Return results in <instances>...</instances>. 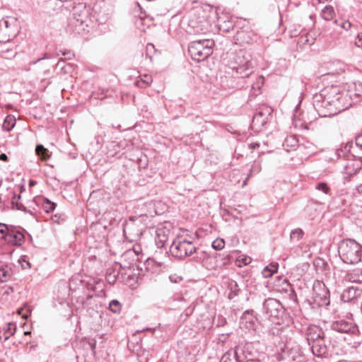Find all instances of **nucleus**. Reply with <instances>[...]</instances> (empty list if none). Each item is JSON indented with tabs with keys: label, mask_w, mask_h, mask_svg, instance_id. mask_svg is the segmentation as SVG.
Returning a JSON list of instances; mask_svg holds the SVG:
<instances>
[{
	"label": "nucleus",
	"mask_w": 362,
	"mask_h": 362,
	"mask_svg": "<svg viewBox=\"0 0 362 362\" xmlns=\"http://www.w3.org/2000/svg\"><path fill=\"white\" fill-rule=\"evenodd\" d=\"M346 96V95L341 93L337 87L325 88L313 95L314 108L320 117L334 116L347 108V106L343 104Z\"/></svg>",
	"instance_id": "obj_1"
},
{
	"label": "nucleus",
	"mask_w": 362,
	"mask_h": 362,
	"mask_svg": "<svg viewBox=\"0 0 362 362\" xmlns=\"http://www.w3.org/2000/svg\"><path fill=\"white\" fill-rule=\"evenodd\" d=\"M17 34L16 21L13 19L0 20V44L6 46V49H1V52L6 59L12 58L16 55L15 45L12 42V40L16 37Z\"/></svg>",
	"instance_id": "obj_2"
},
{
	"label": "nucleus",
	"mask_w": 362,
	"mask_h": 362,
	"mask_svg": "<svg viewBox=\"0 0 362 362\" xmlns=\"http://www.w3.org/2000/svg\"><path fill=\"white\" fill-rule=\"evenodd\" d=\"M338 252L344 263L355 264L361 261L362 245L354 239L343 240L339 244Z\"/></svg>",
	"instance_id": "obj_3"
},
{
	"label": "nucleus",
	"mask_w": 362,
	"mask_h": 362,
	"mask_svg": "<svg viewBox=\"0 0 362 362\" xmlns=\"http://www.w3.org/2000/svg\"><path fill=\"white\" fill-rule=\"evenodd\" d=\"M214 45V40L202 38L191 42L188 47V52L192 59L202 62L212 54Z\"/></svg>",
	"instance_id": "obj_4"
},
{
	"label": "nucleus",
	"mask_w": 362,
	"mask_h": 362,
	"mask_svg": "<svg viewBox=\"0 0 362 362\" xmlns=\"http://www.w3.org/2000/svg\"><path fill=\"white\" fill-rule=\"evenodd\" d=\"M233 70H235L242 78L248 77L253 69L252 56L251 52L247 49L238 51L231 62Z\"/></svg>",
	"instance_id": "obj_5"
},
{
	"label": "nucleus",
	"mask_w": 362,
	"mask_h": 362,
	"mask_svg": "<svg viewBox=\"0 0 362 362\" xmlns=\"http://www.w3.org/2000/svg\"><path fill=\"white\" fill-rule=\"evenodd\" d=\"M197 247L192 240H187L183 237H177L173 239L170 245V252L174 257L184 259L196 252Z\"/></svg>",
	"instance_id": "obj_6"
},
{
	"label": "nucleus",
	"mask_w": 362,
	"mask_h": 362,
	"mask_svg": "<svg viewBox=\"0 0 362 362\" xmlns=\"http://www.w3.org/2000/svg\"><path fill=\"white\" fill-rule=\"evenodd\" d=\"M330 327L332 330L348 334L354 343L359 344L361 337L358 326L352 320L339 317L332 322Z\"/></svg>",
	"instance_id": "obj_7"
},
{
	"label": "nucleus",
	"mask_w": 362,
	"mask_h": 362,
	"mask_svg": "<svg viewBox=\"0 0 362 362\" xmlns=\"http://www.w3.org/2000/svg\"><path fill=\"white\" fill-rule=\"evenodd\" d=\"M144 223L141 216H130L123 225V233L126 240L136 241L143 233Z\"/></svg>",
	"instance_id": "obj_8"
},
{
	"label": "nucleus",
	"mask_w": 362,
	"mask_h": 362,
	"mask_svg": "<svg viewBox=\"0 0 362 362\" xmlns=\"http://www.w3.org/2000/svg\"><path fill=\"white\" fill-rule=\"evenodd\" d=\"M263 310L269 317L279 318L284 315L285 309L279 300L269 298L263 303Z\"/></svg>",
	"instance_id": "obj_9"
},
{
	"label": "nucleus",
	"mask_w": 362,
	"mask_h": 362,
	"mask_svg": "<svg viewBox=\"0 0 362 362\" xmlns=\"http://www.w3.org/2000/svg\"><path fill=\"white\" fill-rule=\"evenodd\" d=\"M315 300L320 305H329V291L324 283L317 281L313 284Z\"/></svg>",
	"instance_id": "obj_10"
},
{
	"label": "nucleus",
	"mask_w": 362,
	"mask_h": 362,
	"mask_svg": "<svg viewBox=\"0 0 362 362\" xmlns=\"http://www.w3.org/2000/svg\"><path fill=\"white\" fill-rule=\"evenodd\" d=\"M272 110L271 107H264L259 110L254 116L252 121V128L259 131L268 122V118L271 115Z\"/></svg>",
	"instance_id": "obj_11"
},
{
	"label": "nucleus",
	"mask_w": 362,
	"mask_h": 362,
	"mask_svg": "<svg viewBox=\"0 0 362 362\" xmlns=\"http://www.w3.org/2000/svg\"><path fill=\"white\" fill-rule=\"evenodd\" d=\"M245 358H247V356L245 355V348L236 346L225 353L220 362H244Z\"/></svg>",
	"instance_id": "obj_12"
},
{
	"label": "nucleus",
	"mask_w": 362,
	"mask_h": 362,
	"mask_svg": "<svg viewBox=\"0 0 362 362\" xmlns=\"http://www.w3.org/2000/svg\"><path fill=\"white\" fill-rule=\"evenodd\" d=\"M361 169V165L358 161L354 160H347L343 164V173L345 175L344 182L350 181L351 177L356 175Z\"/></svg>",
	"instance_id": "obj_13"
},
{
	"label": "nucleus",
	"mask_w": 362,
	"mask_h": 362,
	"mask_svg": "<svg viewBox=\"0 0 362 362\" xmlns=\"http://www.w3.org/2000/svg\"><path fill=\"white\" fill-rule=\"evenodd\" d=\"M209 31V23L206 21H196L191 19L188 24L187 33L191 35H204Z\"/></svg>",
	"instance_id": "obj_14"
},
{
	"label": "nucleus",
	"mask_w": 362,
	"mask_h": 362,
	"mask_svg": "<svg viewBox=\"0 0 362 362\" xmlns=\"http://www.w3.org/2000/svg\"><path fill=\"white\" fill-rule=\"evenodd\" d=\"M170 228L166 226H160L156 230V244L158 247H165L170 236H172Z\"/></svg>",
	"instance_id": "obj_15"
},
{
	"label": "nucleus",
	"mask_w": 362,
	"mask_h": 362,
	"mask_svg": "<svg viewBox=\"0 0 362 362\" xmlns=\"http://www.w3.org/2000/svg\"><path fill=\"white\" fill-rule=\"evenodd\" d=\"M24 241L25 236L23 233L18 230L15 227L11 226L10 231L4 243L11 245L21 246Z\"/></svg>",
	"instance_id": "obj_16"
},
{
	"label": "nucleus",
	"mask_w": 362,
	"mask_h": 362,
	"mask_svg": "<svg viewBox=\"0 0 362 362\" xmlns=\"http://www.w3.org/2000/svg\"><path fill=\"white\" fill-rule=\"evenodd\" d=\"M305 335L308 344L325 338L323 330L317 325H309L306 329Z\"/></svg>",
	"instance_id": "obj_17"
},
{
	"label": "nucleus",
	"mask_w": 362,
	"mask_h": 362,
	"mask_svg": "<svg viewBox=\"0 0 362 362\" xmlns=\"http://www.w3.org/2000/svg\"><path fill=\"white\" fill-rule=\"evenodd\" d=\"M1 201L3 206H6L9 202L12 205L13 209L17 208L18 202L16 199V190L13 188H7L5 192L0 193Z\"/></svg>",
	"instance_id": "obj_18"
},
{
	"label": "nucleus",
	"mask_w": 362,
	"mask_h": 362,
	"mask_svg": "<svg viewBox=\"0 0 362 362\" xmlns=\"http://www.w3.org/2000/svg\"><path fill=\"white\" fill-rule=\"evenodd\" d=\"M309 345L311 347L313 354L317 357L322 358L327 354L328 348L325 344V338L320 339Z\"/></svg>",
	"instance_id": "obj_19"
},
{
	"label": "nucleus",
	"mask_w": 362,
	"mask_h": 362,
	"mask_svg": "<svg viewBox=\"0 0 362 362\" xmlns=\"http://www.w3.org/2000/svg\"><path fill=\"white\" fill-rule=\"evenodd\" d=\"M257 320L253 310H245L240 317V323L247 329H254Z\"/></svg>",
	"instance_id": "obj_20"
},
{
	"label": "nucleus",
	"mask_w": 362,
	"mask_h": 362,
	"mask_svg": "<svg viewBox=\"0 0 362 362\" xmlns=\"http://www.w3.org/2000/svg\"><path fill=\"white\" fill-rule=\"evenodd\" d=\"M40 204V201L38 199H33L27 202V206H24L22 203L19 202L17 204V210L28 213L31 215H34L37 211L38 206Z\"/></svg>",
	"instance_id": "obj_21"
},
{
	"label": "nucleus",
	"mask_w": 362,
	"mask_h": 362,
	"mask_svg": "<svg viewBox=\"0 0 362 362\" xmlns=\"http://www.w3.org/2000/svg\"><path fill=\"white\" fill-rule=\"evenodd\" d=\"M361 290L358 288L351 286L344 291L342 297L346 301H351L358 298L361 295Z\"/></svg>",
	"instance_id": "obj_22"
},
{
	"label": "nucleus",
	"mask_w": 362,
	"mask_h": 362,
	"mask_svg": "<svg viewBox=\"0 0 362 362\" xmlns=\"http://www.w3.org/2000/svg\"><path fill=\"white\" fill-rule=\"evenodd\" d=\"M254 33L252 31L241 30L237 32L236 38L243 43L250 44L252 42Z\"/></svg>",
	"instance_id": "obj_23"
},
{
	"label": "nucleus",
	"mask_w": 362,
	"mask_h": 362,
	"mask_svg": "<svg viewBox=\"0 0 362 362\" xmlns=\"http://www.w3.org/2000/svg\"><path fill=\"white\" fill-rule=\"evenodd\" d=\"M16 326L14 323L9 322L8 323L5 327H4V332L1 334L0 332V339H4V341H6L9 339L11 336H12L16 331Z\"/></svg>",
	"instance_id": "obj_24"
},
{
	"label": "nucleus",
	"mask_w": 362,
	"mask_h": 362,
	"mask_svg": "<svg viewBox=\"0 0 362 362\" xmlns=\"http://www.w3.org/2000/svg\"><path fill=\"white\" fill-rule=\"evenodd\" d=\"M39 201H40V204L46 213L53 211L57 206V204L55 202H53L45 197L39 198Z\"/></svg>",
	"instance_id": "obj_25"
},
{
	"label": "nucleus",
	"mask_w": 362,
	"mask_h": 362,
	"mask_svg": "<svg viewBox=\"0 0 362 362\" xmlns=\"http://www.w3.org/2000/svg\"><path fill=\"white\" fill-rule=\"evenodd\" d=\"M279 264L278 263H271L268 266L264 268V269L262 272V274L264 278H269L271 277L274 274L278 272Z\"/></svg>",
	"instance_id": "obj_26"
},
{
	"label": "nucleus",
	"mask_w": 362,
	"mask_h": 362,
	"mask_svg": "<svg viewBox=\"0 0 362 362\" xmlns=\"http://www.w3.org/2000/svg\"><path fill=\"white\" fill-rule=\"evenodd\" d=\"M16 117L13 115H8L4 119L2 128L4 131L11 132L16 125Z\"/></svg>",
	"instance_id": "obj_27"
},
{
	"label": "nucleus",
	"mask_w": 362,
	"mask_h": 362,
	"mask_svg": "<svg viewBox=\"0 0 362 362\" xmlns=\"http://www.w3.org/2000/svg\"><path fill=\"white\" fill-rule=\"evenodd\" d=\"M12 275L11 267L8 265L2 266L0 267V281L6 282L10 279Z\"/></svg>",
	"instance_id": "obj_28"
},
{
	"label": "nucleus",
	"mask_w": 362,
	"mask_h": 362,
	"mask_svg": "<svg viewBox=\"0 0 362 362\" xmlns=\"http://www.w3.org/2000/svg\"><path fill=\"white\" fill-rule=\"evenodd\" d=\"M153 81L152 77L150 75L145 74L141 76L139 79L136 81V85L141 88L148 87Z\"/></svg>",
	"instance_id": "obj_29"
},
{
	"label": "nucleus",
	"mask_w": 362,
	"mask_h": 362,
	"mask_svg": "<svg viewBox=\"0 0 362 362\" xmlns=\"http://www.w3.org/2000/svg\"><path fill=\"white\" fill-rule=\"evenodd\" d=\"M36 154L41 158L42 160H47L49 158L50 156L49 154V151L44 147L42 144H37L35 148Z\"/></svg>",
	"instance_id": "obj_30"
},
{
	"label": "nucleus",
	"mask_w": 362,
	"mask_h": 362,
	"mask_svg": "<svg viewBox=\"0 0 362 362\" xmlns=\"http://www.w3.org/2000/svg\"><path fill=\"white\" fill-rule=\"evenodd\" d=\"M334 15V10L332 6H326L321 12V16L325 21L332 20Z\"/></svg>",
	"instance_id": "obj_31"
},
{
	"label": "nucleus",
	"mask_w": 362,
	"mask_h": 362,
	"mask_svg": "<svg viewBox=\"0 0 362 362\" xmlns=\"http://www.w3.org/2000/svg\"><path fill=\"white\" fill-rule=\"evenodd\" d=\"M262 167L261 164L259 161H254L253 164L252 165V167L250 170V173L246 178V180L243 182V186L246 185V182L250 176H252L253 175H256L259 173L261 171Z\"/></svg>",
	"instance_id": "obj_32"
},
{
	"label": "nucleus",
	"mask_w": 362,
	"mask_h": 362,
	"mask_svg": "<svg viewBox=\"0 0 362 362\" xmlns=\"http://www.w3.org/2000/svg\"><path fill=\"white\" fill-rule=\"evenodd\" d=\"M251 262L252 258L250 257L240 255L235 260V264L239 267H242L249 264Z\"/></svg>",
	"instance_id": "obj_33"
},
{
	"label": "nucleus",
	"mask_w": 362,
	"mask_h": 362,
	"mask_svg": "<svg viewBox=\"0 0 362 362\" xmlns=\"http://www.w3.org/2000/svg\"><path fill=\"white\" fill-rule=\"evenodd\" d=\"M303 234L304 233L302 229L296 228L291 231L290 238L292 241L298 242L303 238Z\"/></svg>",
	"instance_id": "obj_34"
},
{
	"label": "nucleus",
	"mask_w": 362,
	"mask_h": 362,
	"mask_svg": "<svg viewBox=\"0 0 362 362\" xmlns=\"http://www.w3.org/2000/svg\"><path fill=\"white\" fill-rule=\"evenodd\" d=\"M11 226H8L5 223H0V239L4 242L7 238V235L10 231Z\"/></svg>",
	"instance_id": "obj_35"
},
{
	"label": "nucleus",
	"mask_w": 362,
	"mask_h": 362,
	"mask_svg": "<svg viewBox=\"0 0 362 362\" xmlns=\"http://www.w3.org/2000/svg\"><path fill=\"white\" fill-rule=\"evenodd\" d=\"M109 309L114 313H119L122 305L117 300H112L109 303Z\"/></svg>",
	"instance_id": "obj_36"
},
{
	"label": "nucleus",
	"mask_w": 362,
	"mask_h": 362,
	"mask_svg": "<svg viewBox=\"0 0 362 362\" xmlns=\"http://www.w3.org/2000/svg\"><path fill=\"white\" fill-rule=\"evenodd\" d=\"M315 189L317 190L322 192L325 194H329L330 191H331L328 185L326 182H318L315 186Z\"/></svg>",
	"instance_id": "obj_37"
},
{
	"label": "nucleus",
	"mask_w": 362,
	"mask_h": 362,
	"mask_svg": "<svg viewBox=\"0 0 362 362\" xmlns=\"http://www.w3.org/2000/svg\"><path fill=\"white\" fill-rule=\"evenodd\" d=\"M212 247L216 250H221L225 246V241L223 239L217 238L212 243Z\"/></svg>",
	"instance_id": "obj_38"
},
{
	"label": "nucleus",
	"mask_w": 362,
	"mask_h": 362,
	"mask_svg": "<svg viewBox=\"0 0 362 362\" xmlns=\"http://www.w3.org/2000/svg\"><path fill=\"white\" fill-rule=\"evenodd\" d=\"M18 313L19 315H22L23 318L26 319L30 315L31 309H30V306L25 305L23 308L18 310Z\"/></svg>",
	"instance_id": "obj_39"
},
{
	"label": "nucleus",
	"mask_w": 362,
	"mask_h": 362,
	"mask_svg": "<svg viewBox=\"0 0 362 362\" xmlns=\"http://www.w3.org/2000/svg\"><path fill=\"white\" fill-rule=\"evenodd\" d=\"M155 52L154 45L151 43H148L146 46V56L148 57L150 60H152V53Z\"/></svg>",
	"instance_id": "obj_40"
},
{
	"label": "nucleus",
	"mask_w": 362,
	"mask_h": 362,
	"mask_svg": "<svg viewBox=\"0 0 362 362\" xmlns=\"http://www.w3.org/2000/svg\"><path fill=\"white\" fill-rule=\"evenodd\" d=\"M334 23L336 25H339L341 28H344L346 30H348L351 28V23L349 21H340V23H339L338 20H335L334 21Z\"/></svg>",
	"instance_id": "obj_41"
},
{
	"label": "nucleus",
	"mask_w": 362,
	"mask_h": 362,
	"mask_svg": "<svg viewBox=\"0 0 362 362\" xmlns=\"http://www.w3.org/2000/svg\"><path fill=\"white\" fill-rule=\"evenodd\" d=\"M347 279L351 282H362V279H360V276H357L355 273L348 274Z\"/></svg>",
	"instance_id": "obj_42"
},
{
	"label": "nucleus",
	"mask_w": 362,
	"mask_h": 362,
	"mask_svg": "<svg viewBox=\"0 0 362 362\" xmlns=\"http://www.w3.org/2000/svg\"><path fill=\"white\" fill-rule=\"evenodd\" d=\"M286 142L288 145H290L292 147L297 146L298 141L294 136H289L286 139Z\"/></svg>",
	"instance_id": "obj_43"
},
{
	"label": "nucleus",
	"mask_w": 362,
	"mask_h": 362,
	"mask_svg": "<svg viewBox=\"0 0 362 362\" xmlns=\"http://www.w3.org/2000/svg\"><path fill=\"white\" fill-rule=\"evenodd\" d=\"M228 77L227 76H225V77H222L221 78V85L225 88H233L234 86L233 85V83H231V84H228V83H226V82L228 81Z\"/></svg>",
	"instance_id": "obj_44"
},
{
	"label": "nucleus",
	"mask_w": 362,
	"mask_h": 362,
	"mask_svg": "<svg viewBox=\"0 0 362 362\" xmlns=\"http://www.w3.org/2000/svg\"><path fill=\"white\" fill-rule=\"evenodd\" d=\"M64 216L62 214H56L53 217H52V221L54 222H56L57 223H60L61 221H64L65 220V218L63 217Z\"/></svg>",
	"instance_id": "obj_45"
},
{
	"label": "nucleus",
	"mask_w": 362,
	"mask_h": 362,
	"mask_svg": "<svg viewBox=\"0 0 362 362\" xmlns=\"http://www.w3.org/2000/svg\"><path fill=\"white\" fill-rule=\"evenodd\" d=\"M64 64H65L64 60H63V59L59 60L56 64V69H59L61 70L65 69L66 66H65Z\"/></svg>",
	"instance_id": "obj_46"
},
{
	"label": "nucleus",
	"mask_w": 362,
	"mask_h": 362,
	"mask_svg": "<svg viewBox=\"0 0 362 362\" xmlns=\"http://www.w3.org/2000/svg\"><path fill=\"white\" fill-rule=\"evenodd\" d=\"M355 44L358 47H362V33L358 34Z\"/></svg>",
	"instance_id": "obj_47"
},
{
	"label": "nucleus",
	"mask_w": 362,
	"mask_h": 362,
	"mask_svg": "<svg viewBox=\"0 0 362 362\" xmlns=\"http://www.w3.org/2000/svg\"><path fill=\"white\" fill-rule=\"evenodd\" d=\"M356 144L362 149V132L356 138Z\"/></svg>",
	"instance_id": "obj_48"
},
{
	"label": "nucleus",
	"mask_w": 362,
	"mask_h": 362,
	"mask_svg": "<svg viewBox=\"0 0 362 362\" xmlns=\"http://www.w3.org/2000/svg\"><path fill=\"white\" fill-rule=\"evenodd\" d=\"M133 250L136 255H139L141 252V248L139 245L134 246Z\"/></svg>",
	"instance_id": "obj_49"
},
{
	"label": "nucleus",
	"mask_w": 362,
	"mask_h": 362,
	"mask_svg": "<svg viewBox=\"0 0 362 362\" xmlns=\"http://www.w3.org/2000/svg\"><path fill=\"white\" fill-rule=\"evenodd\" d=\"M259 147V144L257 142H252L250 144V148L252 149H255Z\"/></svg>",
	"instance_id": "obj_50"
},
{
	"label": "nucleus",
	"mask_w": 362,
	"mask_h": 362,
	"mask_svg": "<svg viewBox=\"0 0 362 362\" xmlns=\"http://www.w3.org/2000/svg\"><path fill=\"white\" fill-rule=\"evenodd\" d=\"M238 346H241V347H244L245 348V355L247 356V359H249L248 358V356L250 355V353L248 352V348L247 347L246 345H238Z\"/></svg>",
	"instance_id": "obj_51"
},
{
	"label": "nucleus",
	"mask_w": 362,
	"mask_h": 362,
	"mask_svg": "<svg viewBox=\"0 0 362 362\" xmlns=\"http://www.w3.org/2000/svg\"><path fill=\"white\" fill-rule=\"evenodd\" d=\"M0 160L2 161H7L8 160V156L6 153H1L0 155Z\"/></svg>",
	"instance_id": "obj_52"
},
{
	"label": "nucleus",
	"mask_w": 362,
	"mask_h": 362,
	"mask_svg": "<svg viewBox=\"0 0 362 362\" xmlns=\"http://www.w3.org/2000/svg\"><path fill=\"white\" fill-rule=\"evenodd\" d=\"M17 187L20 194L23 193L25 190V186L23 185H18Z\"/></svg>",
	"instance_id": "obj_53"
},
{
	"label": "nucleus",
	"mask_w": 362,
	"mask_h": 362,
	"mask_svg": "<svg viewBox=\"0 0 362 362\" xmlns=\"http://www.w3.org/2000/svg\"><path fill=\"white\" fill-rule=\"evenodd\" d=\"M244 362H262V361L259 359H255V358H250V359L245 358Z\"/></svg>",
	"instance_id": "obj_54"
},
{
	"label": "nucleus",
	"mask_w": 362,
	"mask_h": 362,
	"mask_svg": "<svg viewBox=\"0 0 362 362\" xmlns=\"http://www.w3.org/2000/svg\"><path fill=\"white\" fill-rule=\"evenodd\" d=\"M89 345L91 349L93 351L95 349V341L93 340L92 341H90Z\"/></svg>",
	"instance_id": "obj_55"
},
{
	"label": "nucleus",
	"mask_w": 362,
	"mask_h": 362,
	"mask_svg": "<svg viewBox=\"0 0 362 362\" xmlns=\"http://www.w3.org/2000/svg\"><path fill=\"white\" fill-rule=\"evenodd\" d=\"M356 190L358 194H362V183L356 187Z\"/></svg>",
	"instance_id": "obj_56"
},
{
	"label": "nucleus",
	"mask_w": 362,
	"mask_h": 362,
	"mask_svg": "<svg viewBox=\"0 0 362 362\" xmlns=\"http://www.w3.org/2000/svg\"><path fill=\"white\" fill-rule=\"evenodd\" d=\"M36 184H37V182H36L35 180H30L29 181V186H30V187H33V186H35Z\"/></svg>",
	"instance_id": "obj_57"
},
{
	"label": "nucleus",
	"mask_w": 362,
	"mask_h": 362,
	"mask_svg": "<svg viewBox=\"0 0 362 362\" xmlns=\"http://www.w3.org/2000/svg\"><path fill=\"white\" fill-rule=\"evenodd\" d=\"M226 322V319H222L221 321L219 322L218 325H224L225 323Z\"/></svg>",
	"instance_id": "obj_58"
},
{
	"label": "nucleus",
	"mask_w": 362,
	"mask_h": 362,
	"mask_svg": "<svg viewBox=\"0 0 362 362\" xmlns=\"http://www.w3.org/2000/svg\"><path fill=\"white\" fill-rule=\"evenodd\" d=\"M21 194H18V195H17V194H16V200L18 202H19L18 201L21 199Z\"/></svg>",
	"instance_id": "obj_59"
},
{
	"label": "nucleus",
	"mask_w": 362,
	"mask_h": 362,
	"mask_svg": "<svg viewBox=\"0 0 362 362\" xmlns=\"http://www.w3.org/2000/svg\"><path fill=\"white\" fill-rule=\"evenodd\" d=\"M30 332H28V331H27V332H24V334H30Z\"/></svg>",
	"instance_id": "obj_60"
},
{
	"label": "nucleus",
	"mask_w": 362,
	"mask_h": 362,
	"mask_svg": "<svg viewBox=\"0 0 362 362\" xmlns=\"http://www.w3.org/2000/svg\"><path fill=\"white\" fill-rule=\"evenodd\" d=\"M91 298H92V296L89 295V296H88L87 299H90Z\"/></svg>",
	"instance_id": "obj_61"
},
{
	"label": "nucleus",
	"mask_w": 362,
	"mask_h": 362,
	"mask_svg": "<svg viewBox=\"0 0 362 362\" xmlns=\"http://www.w3.org/2000/svg\"><path fill=\"white\" fill-rule=\"evenodd\" d=\"M337 362H346V361H344V360H340V361H338Z\"/></svg>",
	"instance_id": "obj_62"
}]
</instances>
